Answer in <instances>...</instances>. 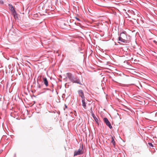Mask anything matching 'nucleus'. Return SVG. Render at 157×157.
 I'll return each mask as SVG.
<instances>
[{
	"instance_id": "1",
	"label": "nucleus",
	"mask_w": 157,
	"mask_h": 157,
	"mask_svg": "<svg viewBox=\"0 0 157 157\" xmlns=\"http://www.w3.org/2000/svg\"><path fill=\"white\" fill-rule=\"evenodd\" d=\"M82 149L83 145H82L81 148H80L78 151H75L74 155V156L83 154L84 151Z\"/></svg>"
},
{
	"instance_id": "2",
	"label": "nucleus",
	"mask_w": 157,
	"mask_h": 157,
	"mask_svg": "<svg viewBox=\"0 0 157 157\" xmlns=\"http://www.w3.org/2000/svg\"><path fill=\"white\" fill-rule=\"evenodd\" d=\"M127 37L126 33L123 32L120 33L118 39H124Z\"/></svg>"
},
{
	"instance_id": "3",
	"label": "nucleus",
	"mask_w": 157,
	"mask_h": 157,
	"mask_svg": "<svg viewBox=\"0 0 157 157\" xmlns=\"http://www.w3.org/2000/svg\"><path fill=\"white\" fill-rule=\"evenodd\" d=\"M103 120L104 122L105 123L106 125L108 126L111 129L112 128V127L107 118H104L103 119Z\"/></svg>"
},
{
	"instance_id": "4",
	"label": "nucleus",
	"mask_w": 157,
	"mask_h": 157,
	"mask_svg": "<svg viewBox=\"0 0 157 157\" xmlns=\"http://www.w3.org/2000/svg\"><path fill=\"white\" fill-rule=\"evenodd\" d=\"M78 92L79 96L81 97L82 99L85 98L83 92L82 90H79L78 91Z\"/></svg>"
},
{
	"instance_id": "5",
	"label": "nucleus",
	"mask_w": 157,
	"mask_h": 157,
	"mask_svg": "<svg viewBox=\"0 0 157 157\" xmlns=\"http://www.w3.org/2000/svg\"><path fill=\"white\" fill-rule=\"evenodd\" d=\"M117 43L115 42V45H118L119 44H122L123 43H126L127 40H117Z\"/></svg>"
},
{
	"instance_id": "6",
	"label": "nucleus",
	"mask_w": 157,
	"mask_h": 157,
	"mask_svg": "<svg viewBox=\"0 0 157 157\" xmlns=\"http://www.w3.org/2000/svg\"><path fill=\"white\" fill-rule=\"evenodd\" d=\"M67 76L68 78L71 82L72 81H73V79L74 78L71 73H67Z\"/></svg>"
},
{
	"instance_id": "7",
	"label": "nucleus",
	"mask_w": 157,
	"mask_h": 157,
	"mask_svg": "<svg viewBox=\"0 0 157 157\" xmlns=\"http://www.w3.org/2000/svg\"><path fill=\"white\" fill-rule=\"evenodd\" d=\"M72 82L74 83H76L80 85H82L79 79L77 78H74L73 81H72Z\"/></svg>"
},
{
	"instance_id": "8",
	"label": "nucleus",
	"mask_w": 157,
	"mask_h": 157,
	"mask_svg": "<svg viewBox=\"0 0 157 157\" xmlns=\"http://www.w3.org/2000/svg\"><path fill=\"white\" fill-rule=\"evenodd\" d=\"M43 81L44 82V83L45 86L47 87L48 86V82L47 80V78L46 77L43 78Z\"/></svg>"
},
{
	"instance_id": "9",
	"label": "nucleus",
	"mask_w": 157,
	"mask_h": 157,
	"mask_svg": "<svg viewBox=\"0 0 157 157\" xmlns=\"http://www.w3.org/2000/svg\"><path fill=\"white\" fill-rule=\"evenodd\" d=\"M82 105L83 108L86 109V103L85 102V98L82 99Z\"/></svg>"
},
{
	"instance_id": "10",
	"label": "nucleus",
	"mask_w": 157,
	"mask_h": 157,
	"mask_svg": "<svg viewBox=\"0 0 157 157\" xmlns=\"http://www.w3.org/2000/svg\"><path fill=\"white\" fill-rule=\"evenodd\" d=\"M9 6L10 9L12 13L15 11L13 7L12 6V5L9 4Z\"/></svg>"
},
{
	"instance_id": "11",
	"label": "nucleus",
	"mask_w": 157,
	"mask_h": 157,
	"mask_svg": "<svg viewBox=\"0 0 157 157\" xmlns=\"http://www.w3.org/2000/svg\"><path fill=\"white\" fill-rule=\"evenodd\" d=\"M111 143L113 144V145L115 146V142L114 141V139L113 136L111 137Z\"/></svg>"
},
{
	"instance_id": "12",
	"label": "nucleus",
	"mask_w": 157,
	"mask_h": 157,
	"mask_svg": "<svg viewBox=\"0 0 157 157\" xmlns=\"http://www.w3.org/2000/svg\"><path fill=\"white\" fill-rule=\"evenodd\" d=\"M12 13L14 18L16 19V18H17V14L16 11L12 12Z\"/></svg>"
},
{
	"instance_id": "13",
	"label": "nucleus",
	"mask_w": 157,
	"mask_h": 157,
	"mask_svg": "<svg viewBox=\"0 0 157 157\" xmlns=\"http://www.w3.org/2000/svg\"><path fill=\"white\" fill-rule=\"evenodd\" d=\"M94 119L98 125H99V120L96 117H94Z\"/></svg>"
},
{
	"instance_id": "14",
	"label": "nucleus",
	"mask_w": 157,
	"mask_h": 157,
	"mask_svg": "<svg viewBox=\"0 0 157 157\" xmlns=\"http://www.w3.org/2000/svg\"><path fill=\"white\" fill-rule=\"evenodd\" d=\"M0 3L2 4H4V2L3 1V0H1L0 1Z\"/></svg>"
},
{
	"instance_id": "15",
	"label": "nucleus",
	"mask_w": 157,
	"mask_h": 157,
	"mask_svg": "<svg viewBox=\"0 0 157 157\" xmlns=\"http://www.w3.org/2000/svg\"><path fill=\"white\" fill-rule=\"evenodd\" d=\"M91 115L93 117V118H94V117H96L95 116V115L93 113H91Z\"/></svg>"
},
{
	"instance_id": "16",
	"label": "nucleus",
	"mask_w": 157,
	"mask_h": 157,
	"mask_svg": "<svg viewBox=\"0 0 157 157\" xmlns=\"http://www.w3.org/2000/svg\"><path fill=\"white\" fill-rule=\"evenodd\" d=\"M75 18L78 21H80V20L79 19L76 17H75Z\"/></svg>"
},
{
	"instance_id": "17",
	"label": "nucleus",
	"mask_w": 157,
	"mask_h": 157,
	"mask_svg": "<svg viewBox=\"0 0 157 157\" xmlns=\"http://www.w3.org/2000/svg\"><path fill=\"white\" fill-rule=\"evenodd\" d=\"M148 144H149V146H151V147H153V145L151 143H149Z\"/></svg>"
},
{
	"instance_id": "18",
	"label": "nucleus",
	"mask_w": 157,
	"mask_h": 157,
	"mask_svg": "<svg viewBox=\"0 0 157 157\" xmlns=\"http://www.w3.org/2000/svg\"><path fill=\"white\" fill-rule=\"evenodd\" d=\"M153 42H154L155 43H156V41H155V40H154Z\"/></svg>"
},
{
	"instance_id": "19",
	"label": "nucleus",
	"mask_w": 157,
	"mask_h": 157,
	"mask_svg": "<svg viewBox=\"0 0 157 157\" xmlns=\"http://www.w3.org/2000/svg\"><path fill=\"white\" fill-rule=\"evenodd\" d=\"M65 105V108H67V107L66 105Z\"/></svg>"
},
{
	"instance_id": "20",
	"label": "nucleus",
	"mask_w": 157,
	"mask_h": 157,
	"mask_svg": "<svg viewBox=\"0 0 157 157\" xmlns=\"http://www.w3.org/2000/svg\"><path fill=\"white\" fill-rule=\"evenodd\" d=\"M38 87H39V88H40V85H39V86H38Z\"/></svg>"
}]
</instances>
